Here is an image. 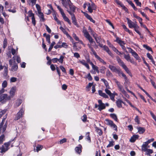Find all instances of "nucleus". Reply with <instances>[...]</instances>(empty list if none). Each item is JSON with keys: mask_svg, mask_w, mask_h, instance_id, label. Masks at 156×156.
<instances>
[{"mask_svg": "<svg viewBox=\"0 0 156 156\" xmlns=\"http://www.w3.org/2000/svg\"><path fill=\"white\" fill-rule=\"evenodd\" d=\"M143 47L145 48L147 50L149 51H151L153 52L152 51V50L151 48L149 46H147L146 44H144L143 45Z\"/></svg>", "mask_w": 156, "mask_h": 156, "instance_id": "obj_41", "label": "nucleus"}, {"mask_svg": "<svg viewBox=\"0 0 156 156\" xmlns=\"http://www.w3.org/2000/svg\"><path fill=\"white\" fill-rule=\"evenodd\" d=\"M54 19L56 21L57 23L58 24H59L60 25H61V23L60 21L58 20V18L56 17V16L55 15L53 16Z\"/></svg>", "mask_w": 156, "mask_h": 156, "instance_id": "obj_54", "label": "nucleus"}, {"mask_svg": "<svg viewBox=\"0 0 156 156\" xmlns=\"http://www.w3.org/2000/svg\"><path fill=\"white\" fill-rule=\"evenodd\" d=\"M16 89V86H14L11 88L9 92V96L10 99L13 98L15 95Z\"/></svg>", "mask_w": 156, "mask_h": 156, "instance_id": "obj_12", "label": "nucleus"}, {"mask_svg": "<svg viewBox=\"0 0 156 156\" xmlns=\"http://www.w3.org/2000/svg\"><path fill=\"white\" fill-rule=\"evenodd\" d=\"M83 32L85 37L89 41L90 43V44H87L88 46V45H90L91 47L93 46H94L95 48H97V46L96 45L95 42L93 40L92 37L90 36L87 30L84 28L83 30Z\"/></svg>", "mask_w": 156, "mask_h": 156, "instance_id": "obj_1", "label": "nucleus"}, {"mask_svg": "<svg viewBox=\"0 0 156 156\" xmlns=\"http://www.w3.org/2000/svg\"><path fill=\"white\" fill-rule=\"evenodd\" d=\"M46 39L48 42L50 44V35H47V36H46Z\"/></svg>", "mask_w": 156, "mask_h": 156, "instance_id": "obj_58", "label": "nucleus"}, {"mask_svg": "<svg viewBox=\"0 0 156 156\" xmlns=\"http://www.w3.org/2000/svg\"><path fill=\"white\" fill-rule=\"evenodd\" d=\"M71 19L72 21V22L77 27H78V25L77 23L75 15L71 17Z\"/></svg>", "mask_w": 156, "mask_h": 156, "instance_id": "obj_31", "label": "nucleus"}, {"mask_svg": "<svg viewBox=\"0 0 156 156\" xmlns=\"http://www.w3.org/2000/svg\"><path fill=\"white\" fill-rule=\"evenodd\" d=\"M68 6L70 8V10L72 11L73 12H75L76 7L73 5L72 3L70 4Z\"/></svg>", "mask_w": 156, "mask_h": 156, "instance_id": "obj_25", "label": "nucleus"}, {"mask_svg": "<svg viewBox=\"0 0 156 156\" xmlns=\"http://www.w3.org/2000/svg\"><path fill=\"white\" fill-rule=\"evenodd\" d=\"M63 5L66 8H67L69 5L72 2L70 0H61Z\"/></svg>", "mask_w": 156, "mask_h": 156, "instance_id": "obj_15", "label": "nucleus"}, {"mask_svg": "<svg viewBox=\"0 0 156 156\" xmlns=\"http://www.w3.org/2000/svg\"><path fill=\"white\" fill-rule=\"evenodd\" d=\"M148 144L146 142H144L143 143L141 147L142 150L143 151H146L147 149V148L149 147L148 146Z\"/></svg>", "mask_w": 156, "mask_h": 156, "instance_id": "obj_19", "label": "nucleus"}, {"mask_svg": "<svg viewBox=\"0 0 156 156\" xmlns=\"http://www.w3.org/2000/svg\"><path fill=\"white\" fill-rule=\"evenodd\" d=\"M36 6L37 9L38 13L41 12V8L40 6L39 5L37 4L36 5Z\"/></svg>", "mask_w": 156, "mask_h": 156, "instance_id": "obj_52", "label": "nucleus"}, {"mask_svg": "<svg viewBox=\"0 0 156 156\" xmlns=\"http://www.w3.org/2000/svg\"><path fill=\"white\" fill-rule=\"evenodd\" d=\"M108 68L112 72L115 73H116L119 69L117 68L115 66L111 65H109L108 66Z\"/></svg>", "mask_w": 156, "mask_h": 156, "instance_id": "obj_20", "label": "nucleus"}, {"mask_svg": "<svg viewBox=\"0 0 156 156\" xmlns=\"http://www.w3.org/2000/svg\"><path fill=\"white\" fill-rule=\"evenodd\" d=\"M115 1L118 5H119L122 8L124 5L122 2L119 0H115Z\"/></svg>", "mask_w": 156, "mask_h": 156, "instance_id": "obj_38", "label": "nucleus"}, {"mask_svg": "<svg viewBox=\"0 0 156 156\" xmlns=\"http://www.w3.org/2000/svg\"><path fill=\"white\" fill-rule=\"evenodd\" d=\"M122 103H123V101L120 100H118L116 102V104L117 107L119 108H120L122 107Z\"/></svg>", "mask_w": 156, "mask_h": 156, "instance_id": "obj_30", "label": "nucleus"}, {"mask_svg": "<svg viewBox=\"0 0 156 156\" xmlns=\"http://www.w3.org/2000/svg\"><path fill=\"white\" fill-rule=\"evenodd\" d=\"M24 111L25 108L23 107L17 113L15 118V120H18L22 118L24 114Z\"/></svg>", "mask_w": 156, "mask_h": 156, "instance_id": "obj_7", "label": "nucleus"}, {"mask_svg": "<svg viewBox=\"0 0 156 156\" xmlns=\"http://www.w3.org/2000/svg\"><path fill=\"white\" fill-rule=\"evenodd\" d=\"M95 131L99 135L101 136L102 134V131L100 128L97 127H95Z\"/></svg>", "mask_w": 156, "mask_h": 156, "instance_id": "obj_33", "label": "nucleus"}, {"mask_svg": "<svg viewBox=\"0 0 156 156\" xmlns=\"http://www.w3.org/2000/svg\"><path fill=\"white\" fill-rule=\"evenodd\" d=\"M14 58L15 56L13 57L12 58L13 59H10L9 61L10 66L11 67V70L13 72L16 71L18 69V66L15 62Z\"/></svg>", "mask_w": 156, "mask_h": 156, "instance_id": "obj_3", "label": "nucleus"}, {"mask_svg": "<svg viewBox=\"0 0 156 156\" xmlns=\"http://www.w3.org/2000/svg\"><path fill=\"white\" fill-rule=\"evenodd\" d=\"M115 144V142L113 141H110L109 144L107 146V147L108 148L112 147Z\"/></svg>", "mask_w": 156, "mask_h": 156, "instance_id": "obj_37", "label": "nucleus"}, {"mask_svg": "<svg viewBox=\"0 0 156 156\" xmlns=\"http://www.w3.org/2000/svg\"><path fill=\"white\" fill-rule=\"evenodd\" d=\"M10 99V97L7 94H2L0 97V102L2 103H4Z\"/></svg>", "mask_w": 156, "mask_h": 156, "instance_id": "obj_8", "label": "nucleus"}, {"mask_svg": "<svg viewBox=\"0 0 156 156\" xmlns=\"http://www.w3.org/2000/svg\"><path fill=\"white\" fill-rule=\"evenodd\" d=\"M28 13L29 17H32L33 16H34V14L33 13L31 10H30L28 12Z\"/></svg>", "mask_w": 156, "mask_h": 156, "instance_id": "obj_57", "label": "nucleus"}, {"mask_svg": "<svg viewBox=\"0 0 156 156\" xmlns=\"http://www.w3.org/2000/svg\"><path fill=\"white\" fill-rule=\"evenodd\" d=\"M146 154L147 155H150V154H152L153 152V151L151 149H147L146 151Z\"/></svg>", "mask_w": 156, "mask_h": 156, "instance_id": "obj_42", "label": "nucleus"}, {"mask_svg": "<svg viewBox=\"0 0 156 156\" xmlns=\"http://www.w3.org/2000/svg\"><path fill=\"white\" fill-rule=\"evenodd\" d=\"M38 16L40 19V21H41L44 22L45 21V19L44 18L43 14L41 12L38 13Z\"/></svg>", "mask_w": 156, "mask_h": 156, "instance_id": "obj_26", "label": "nucleus"}, {"mask_svg": "<svg viewBox=\"0 0 156 156\" xmlns=\"http://www.w3.org/2000/svg\"><path fill=\"white\" fill-rule=\"evenodd\" d=\"M124 58L128 62H130L132 63H134V61L131 58V57L129 54L126 55L125 54H124Z\"/></svg>", "mask_w": 156, "mask_h": 156, "instance_id": "obj_17", "label": "nucleus"}, {"mask_svg": "<svg viewBox=\"0 0 156 156\" xmlns=\"http://www.w3.org/2000/svg\"><path fill=\"white\" fill-rule=\"evenodd\" d=\"M17 78L15 77H12L10 79V83H14L16 81Z\"/></svg>", "mask_w": 156, "mask_h": 156, "instance_id": "obj_43", "label": "nucleus"}, {"mask_svg": "<svg viewBox=\"0 0 156 156\" xmlns=\"http://www.w3.org/2000/svg\"><path fill=\"white\" fill-rule=\"evenodd\" d=\"M97 58L101 63H102L104 65H106V63L99 56Z\"/></svg>", "mask_w": 156, "mask_h": 156, "instance_id": "obj_39", "label": "nucleus"}, {"mask_svg": "<svg viewBox=\"0 0 156 156\" xmlns=\"http://www.w3.org/2000/svg\"><path fill=\"white\" fill-rule=\"evenodd\" d=\"M110 88H106L105 90V93L107 94L110 97V99L113 101H115V95L116 94V93H112L111 92L108 90V89Z\"/></svg>", "mask_w": 156, "mask_h": 156, "instance_id": "obj_11", "label": "nucleus"}, {"mask_svg": "<svg viewBox=\"0 0 156 156\" xmlns=\"http://www.w3.org/2000/svg\"><path fill=\"white\" fill-rule=\"evenodd\" d=\"M129 51L131 53L132 55L135 58L136 60H139L140 57L137 53L133 49L130 48H128Z\"/></svg>", "mask_w": 156, "mask_h": 156, "instance_id": "obj_13", "label": "nucleus"}, {"mask_svg": "<svg viewBox=\"0 0 156 156\" xmlns=\"http://www.w3.org/2000/svg\"><path fill=\"white\" fill-rule=\"evenodd\" d=\"M11 141H9V142L7 143H5L4 144V146L5 147H7V148H8L9 146L10 145L11 143Z\"/></svg>", "mask_w": 156, "mask_h": 156, "instance_id": "obj_62", "label": "nucleus"}, {"mask_svg": "<svg viewBox=\"0 0 156 156\" xmlns=\"http://www.w3.org/2000/svg\"><path fill=\"white\" fill-rule=\"evenodd\" d=\"M101 81L103 82L105 85L106 88H110V86L109 85V84L107 81L105 79H102L101 80Z\"/></svg>", "mask_w": 156, "mask_h": 156, "instance_id": "obj_27", "label": "nucleus"}, {"mask_svg": "<svg viewBox=\"0 0 156 156\" xmlns=\"http://www.w3.org/2000/svg\"><path fill=\"white\" fill-rule=\"evenodd\" d=\"M43 147V146L41 145H38L36 148V151L38 152L39 151H40L42 149Z\"/></svg>", "mask_w": 156, "mask_h": 156, "instance_id": "obj_45", "label": "nucleus"}, {"mask_svg": "<svg viewBox=\"0 0 156 156\" xmlns=\"http://www.w3.org/2000/svg\"><path fill=\"white\" fill-rule=\"evenodd\" d=\"M116 73H117L119 76H120L123 73V72L122 71L120 68H119L118 70Z\"/></svg>", "mask_w": 156, "mask_h": 156, "instance_id": "obj_60", "label": "nucleus"}, {"mask_svg": "<svg viewBox=\"0 0 156 156\" xmlns=\"http://www.w3.org/2000/svg\"><path fill=\"white\" fill-rule=\"evenodd\" d=\"M85 16L91 22H93L94 23H95V21L90 16V15H88L87 13L85 12H83Z\"/></svg>", "mask_w": 156, "mask_h": 156, "instance_id": "obj_18", "label": "nucleus"}, {"mask_svg": "<svg viewBox=\"0 0 156 156\" xmlns=\"http://www.w3.org/2000/svg\"><path fill=\"white\" fill-rule=\"evenodd\" d=\"M7 83L6 80H4L2 84V87L5 88L7 86Z\"/></svg>", "mask_w": 156, "mask_h": 156, "instance_id": "obj_46", "label": "nucleus"}, {"mask_svg": "<svg viewBox=\"0 0 156 156\" xmlns=\"http://www.w3.org/2000/svg\"><path fill=\"white\" fill-rule=\"evenodd\" d=\"M116 83L118 87L119 91L121 92V93L123 94L126 97L129 96L127 94L126 91L124 90L123 86L121 85L119 82L118 81H116Z\"/></svg>", "mask_w": 156, "mask_h": 156, "instance_id": "obj_5", "label": "nucleus"}, {"mask_svg": "<svg viewBox=\"0 0 156 156\" xmlns=\"http://www.w3.org/2000/svg\"><path fill=\"white\" fill-rule=\"evenodd\" d=\"M56 6L57 7V8L59 10V11L60 12V13L62 15V16L64 20L68 22V23L70 25H71V23L70 22V20L66 16L65 14L64 13L63 10L60 8V7L57 5H56Z\"/></svg>", "mask_w": 156, "mask_h": 156, "instance_id": "obj_4", "label": "nucleus"}, {"mask_svg": "<svg viewBox=\"0 0 156 156\" xmlns=\"http://www.w3.org/2000/svg\"><path fill=\"white\" fill-rule=\"evenodd\" d=\"M7 110L5 109L0 112V118L2 117V115H4L6 112Z\"/></svg>", "mask_w": 156, "mask_h": 156, "instance_id": "obj_48", "label": "nucleus"}, {"mask_svg": "<svg viewBox=\"0 0 156 156\" xmlns=\"http://www.w3.org/2000/svg\"><path fill=\"white\" fill-rule=\"evenodd\" d=\"M91 65L92 66V69L94 70H97L98 69V67L97 66L94 65L92 62H91Z\"/></svg>", "mask_w": 156, "mask_h": 156, "instance_id": "obj_50", "label": "nucleus"}, {"mask_svg": "<svg viewBox=\"0 0 156 156\" xmlns=\"http://www.w3.org/2000/svg\"><path fill=\"white\" fill-rule=\"evenodd\" d=\"M115 41L120 44V46L124 45L125 44V42L122 41L119 37H116Z\"/></svg>", "mask_w": 156, "mask_h": 156, "instance_id": "obj_21", "label": "nucleus"}, {"mask_svg": "<svg viewBox=\"0 0 156 156\" xmlns=\"http://www.w3.org/2000/svg\"><path fill=\"white\" fill-rule=\"evenodd\" d=\"M4 135H2L0 136V144H2L3 141L4 140Z\"/></svg>", "mask_w": 156, "mask_h": 156, "instance_id": "obj_49", "label": "nucleus"}, {"mask_svg": "<svg viewBox=\"0 0 156 156\" xmlns=\"http://www.w3.org/2000/svg\"><path fill=\"white\" fill-rule=\"evenodd\" d=\"M59 29L63 32V33L65 34H66L67 35H68L69 34L66 31V30L64 29L62 27H60L59 28Z\"/></svg>", "mask_w": 156, "mask_h": 156, "instance_id": "obj_44", "label": "nucleus"}, {"mask_svg": "<svg viewBox=\"0 0 156 156\" xmlns=\"http://www.w3.org/2000/svg\"><path fill=\"white\" fill-rule=\"evenodd\" d=\"M127 20L128 26L129 28H134L138 26L137 24V22L136 21L133 22L128 18H127Z\"/></svg>", "mask_w": 156, "mask_h": 156, "instance_id": "obj_10", "label": "nucleus"}, {"mask_svg": "<svg viewBox=\"0 0 156 156\" xmlns=\"http://www.w3.org/2000/svg\"><path fill=\"white\" fill-rule=\"evenodd\" d=\"M88 47L90 48V49L91 51L92 52L93 54L94 55L95 57H96V58H97L99 56L96 53V52L94 51V49H93V48L92 47H91L90 45H88Z\"/></svg>", "mask_w": 156, "mask_h": 156, "instance_id": "obj_34", "label": "nucleus"}, {"mask_svg": "<svg viewBox=\"0 0 156 156\" xmlns=\"http://www.w3.org/2000/svg\"><path fill=\"white\" fill-rule=\"evenodd\" d=\"M98 109L100 111H101L102 110L104 109L105 108V104L102 102L101 100H98Z\"/></svg>", "mask_w": 156, "mask_h": 156, "instance_id": "obj_14", "label": "nucleus"}, {"mask_svg": "<svg viewBox=\"0 0 156 156\" xmlns=\"http://www.w3.org/2000/svg\"><path fill=\"white\" fill-rule=\"evenodd\" d=\"M7 40L6 39H5L4 40V41H3V47L4 48H5L7 46Z\"/></svg>", "mask_w": 156, "mask_h": 156, "instance_id": "obj_55", "label": "nucleus"}, {"mask_svg": "<svg viewBox=\"0 0 156 156\" xmlns=\"http://www.w3.org/2000/svg\"><path fill=\"white\" fill-rule=\"evenodd\" d=\"M135 122H136L138 124L140 123V119L138 116H136L134 119Z\"/></svg>", "mask_w": 156, "mask_h": 156, "instance_id": "obj_51", "label": "nucleus"}, {"mask_svg": "<svg viewBox=\"0 0 156 156\" xmlns=\"http://www.w3.org/2000/svg\"><path fill=\"white\" fill-rule=\"evenodd\" d=\"M139 137V136L138 135H134L131 137L130 139V141L131 142H134Z\"/></svg>", "mask_w": 156, "mask_h": 156, "instance_id": "obj_22", "label": "nucleus"}, {"mask_svg": "<svg viewBox=\"0 0 156 156\" xmlns=\"http://www.w3.org/2000/svg\"><path fill=\"white\" fill-rule=\"evenodd\" d=\"M68 45L65 42H63L62 43V45H61V48L62 47H63L65 48H67L68 47Z\"/></svg>", "mask_w": 156, "mask_h": 156, "instance_id": "obj_61", "label": "nucleus"}, {"mask_svg": "<svg viewBox=\"0 0 156 156\" xmlns=\"http://www.w3.org/2000/svg\"><path fill=\"white\" fill-rule=\"evenodd\" d=\"M116 60L119 65L125 70L126 72L130 76H132V74L129 69L125 64L124 62L118 56H116Z\"/></svg>", "mask_w": 156, "mask_h": 156, "instance_id": "obj_2", "label": "nucleus"}, {"mask_svg": "<svg viewBox=\"0 0 156 156\" xmlns=\"http://www.w3.org/2000/svg\"><path fill=\"white\" fill-rule=\"evenodd\" d=\"M88 8L87 9L90 13H92L93 12V10H95L96 9V7L95 4L93 2L91 4L87 2V4Z\"/></svg>", "mask_w": 156, "mask_h": 156, "instance_id": "obj_9", "label": "nucleus"}, {"mask_svg": "<svg viewBox=\"0 0 156 156\" xmlns=\"http://www.w3.org/2000/svg\"><path fill=\"white\" fill-rule=\"evenodd\" d=\"M134 1L137 5L140 7L141 6V3L140 2H139V0H134Z\"/></svg>", "mask_w": 156, "mask_h": 156, "instance_id": "obj_56", "label": "nucleus"}, {"mask_svg": "<svg viewBox=\"0 0 156 156\" xmlns=\"http://www.w3.org/2000/svg\"><path fill=\"white\" fill-rule=\"evenodd\" d=\"M8 149L9 148H7V147H5L4 146H2L0 148V152L2 153L5 152L7 151Z\"/></svg>", "mask_w": 156, "mask_h": 156, "instance_id": "obj_32", "label": "nucleus"}, {"mask_svg": "<svg viewBox=\"0 0 156 156\" xmlns=\"http://www.w3.org/2000/svg\"><path fill=\"white\" fill-rule=\"evenodd\" d=\"M87 78L88 79L90 80L91 81L93 79L92 76H91L90 74V73H89L87 76Z\"/></svg>", "mask_w": 156, "mask_h": 156, "instance_id": "obj_63", "label": "nucleus"}, {"mask_svg": "<svg viewBox=\"0 0 156 156\" xmlns=\"http://www.w3.org/2000/svg\"><path fill=\"white\" fill-rule=\"evenodd\" d=\"M86 139L89 142H91L90 138V133L88 132H87L86 135Z\"/></svg>", "mask_w": 156, "mask_h": 156, "instance_id": "obj_36", "label": "nucleus"}, {"mask_svg": "<svg viewBox=\"0 0 156 156\" xmlns=\"http://www.w3.org/2000/svg\"><path fill=\"white\" fill-rule=\"evenodd\" d=\"M22 103V100L20 99H17L15 102L14 107L17 108Z\"/></svg>", "mask_w": 156, "mask_h": 156, "instance_id": "obj_23", "label": "nucleus"}, {"mask_svg": "<svg viewBox=\"0 0 156 156\" xmlns=\"http://www.w3.org/2000/svg\"><path fill=\"white\" fill-rule=\"evenodd\" d=\"M82 120L84 122L87 120V117L86 115H84L81 118Z\"/></svg>", "mask_w": 156, "mask_h": 156, "instance_id": "obj_59", "label": "nucleus"}, {"mask_svg": "<svg viewBox=\"0 0 156 156\" xmlns=\"http://www.w3.org/2000/svg\"><path fill=\"white\" fill-rule=\"evenodd\" d=\"M8 66H5L4 68V75L6 76L8 74Z\"/></svg>", "mask_w": 156, "mask_h": 156, "instance_id": "obj_47", "label": "nucleus"}, {"mask_svg": "<svg viewBox=\"0 0 156 156\" xmlns=\"http://www.w3.org/2000/svg\"><path fill=\"white\" fill-rule=\"evenodd\" d=\"M150 113L153 118L155 120L156 122V116L155 115L152 113V112H150Z\"/></svg>", "mask_w": 156, "mask_h": 156, "instance_id": "obj_64", "label": "nucleus"}, {"mask_svg": "<svg viewBox=\"0 0 156 156\" xmlns=\"http://www.w3.org/2000/svg\"><path fill=\"white\" fill-rule=\"evenodd\" d=\"M55 41H53L51 44L50 47L48 49V51L49 52L51 50L53 46L55 44Z\"/></svg>", "mask_w": 156, "mask_h": 156, "instance_id": "obj_40", "label": "nucleus"}, {"mask_svg": "<svg viewBox=\"0 0 156 156\" xmlns=\"http://www.w3.org/2000/svg\"><path fill=\"white\" fill-rule=\"evenodd\" d=\"M138 132L140 134H142L145 131V129L144 128L139 127L137 128Z\"/></svg>", "mask_w": 156, "mask_h": 156, "instance_id": "obj_29", "label": "nucleus"}, {"mask_svg": "<svg viewBox=\"0 0 156 156\" xmlns=\"http://www.w3.org/2000/svg\"><path fill=\"white\" fill-rule=\"evenodd\" d=\"M64 58V57L62 55L61 56L60 58L59 59H58V61L60 63H62L63 62Z\"/></svg>", "mask_w": 156, "mask_h": 156, "instance_id": "obj_53", "label": "nucleus"}, {"mask_svg": "<svg viewBox=\"0 0 156 156\" xmlns=\"http://www.w3.org/2000/svg\"><path fill=\"white\" fill-rule=\"evenodd\" d=\"M78 63H80L83 65L85 66L88 69H90V67L87 63L84 60H80L78 61Z\"/></svg>", "mask_w": 156, "mask_h": 156, "instance_id": "obj_16", "label": "nucleus"}, {"mask_svg": "<svg viewBox=\"0 0 156 156\" xmlns=\"http://www.w3.org/2000/svg\"><path fill=\"white\" fill-rule=\"evenodd\" d=\"M82 146L80 145H79L78 147H76L75 150L76 153L80 154L81 152Z\"/></svg>", "mask_w": 156, "mask_h": 156, "instance_id": "obj_28", "label": "nucleus"}, {"mask_svg": "<svg viewBox=\"0 0 156 156\" xmlns=\"http://www.w3.org/2000/svg\"><path fill=\"white\" fill-rule=\"evenodd\" d=\"M106 123L110 126L112 128L114 129L116 131H117V127L115 124L113 122L108 119H106L105 120Z\"/></svg>", "mask_w": 156, "mask_h": 156, "instance_id": "obj_6", "label": "nucleus"}, {"mask_svg": "<svg viewBox=\"0 0 156 156\" xmlns=\"http://www.w3.org/2000/svg\"><path fill=\"white\" fill-rule=\"evenodd\" d=\"M110 116L111 117H112L113 119L115 120L116 121H118V119L117 118V117L116 115L115 114H110Z\"/></svg>", "mask_w": 156, "mask_h": 156, "instance_id": "obj_35", "label": "nucleus"}, {"mask_svg": "<svg viewBox=\"0 0 156 156\" xmlns=\"http://www.w3.org/2000/svg\"><path fill=\"white\" fill-rule=\"evenodd\" d=\"M98 93L99 95L105 98H108V95H106L105 93H103L101 90H99L98 91Z\"/></svg>", "mask_w": 156, "mask_h": 156, "instance_id": "obj_24", "label": "nucleus"}]
</instances>
